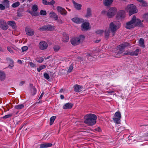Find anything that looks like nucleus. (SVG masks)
<instances>
[{
  "label": "nucleus",
  "mask_w": 148,
  "mask_h": 148,
  "mask_svg": "<svg viewBox=\"0 0 148 148\" xmlns=\"http://www.w3.org/2000/svg\"><path fill=\"white\" fill-rule=\"evenodd\" d=\"M85 120L84 123L88 125H94L96 123L97 119L96 116L93 114H87L84 116Z\"/></svg>",
  "instance_id": "nucleus-1"
},
{
  "label": "nucleus",
  "mask_w": 148,
  "mask_h": 148,
  "mask_svg": "<svg viewBox=\"0 0 148 148\" xmlns=\"http://www.w3.org/2000/svg\"><path fill=\"white\" fill-rule=\"evenodd\" d=\"M131 45L128 43L125 42L118 46L117 48L118 51L116 52L117 53L116 54V53H114L115 57L117 58H119L122 56V55H121V54L123 51L125 47Z\"/></svg>",
  "instance_id": "nucleus-2"
},
{
  "label": "nucleus",
  "mask_w": 148,
  "mask_h": 148,
  "mask_svg": "<svg viewBox=\"0 0 148 148\" xmlns=\"http://www.w3.org/2000/svg\"><path fill=\"white\" fill-rule=\"evenodd\" d=\"M85 37L83 35H80L79 37H74L71 40V44L73 45H79L84 40Z\"/></svg>",
  "instance_id": "nucleus-3"
},
{
  "label": "nucleus",
  "mask_w": 148,
  "mask_h": 148,
  "mask_svg": "<svg viewBox=\"0 0 148 148\" xmlns=\"http://www.w3.org/2000/svg\"><path fill=\"white\" fill-rule=\"evenodd\" d=\"M126 10L129 12V14L130 16L138 12L136 6L133 4L128 5L126 8Z\"/></svg>",
  "instance_id": "nucleus-4"
},
{
  "label": "nucleus",
  "mask_w": 148,
  "mask_h": 148,
  "mask_svg": "<svg viewBox=\"0 0 148 148\" xmlns=\"http://www.w3.org/2000/svg\"><path fill=\"white\" fill-rule=\"evenodd\" d=\"M135 16L134 15L131 20L126 23L125 27L127 29H130L135 27L134 23L135 21Z\"/></svg>",
  "instance_id": "nucleus-5"
},
{
  "label": "nucleus",
  "mask_w": 148,
  "mask_h": 148,
  "mask_svg": "<svg viewBox=\"0 0 148 148\" xmlns=\"http://www.w3.org/2000/svg\"><path fill=\"white\" fill-rule=\"evenodd\" d=\"M119 28V27L115 23L111 22L109 25V29H110L113 36L115 33V32Z\"/></svg>",
  "instance_id": "nucleus-6"
},
{
  "label": "nucleus",
  "mask_w": 148,
  "mask_h": 148,
  "mask_svg": "<svg viewBox=\"0 0 148 148\" xmlns=\"http://www.w3.org/2000/svg\"><path fill=\"white\" fill-rule=\"evenodd\" d=\"M117 11V9L115 7L111 8L108 10L107 13V15L109 18L112 17L115 14Z\"/></svg>",
  "instance_id": "nucleus-7"
},
{
  "label": "nucleus",
  "mask_w": 148,
  "mask_h": 148,
  "mask_svg": "<svg viewBox=\"0 0 148 148\" xmlns=\"http://www.w3.org/2000/svg\"><path fill=\"white\" fill-rule=\"evenodd\" d=\"M125 12L124 10H121L119 11L116 15V18L119 20L123 19L125 16Z\"/></svg>",
  "instance_id": "nucleus-8"
},
{
  "label": "nucleus",
  "mask_w": 148,
  "mask_h": 148,
  "mask_svg": "<svg viewBox=\"0 0 148 148\" xmlns=\"http://www.w3.org/2000/svg\"><path fill=\"white\" fill-rule=\"evenodd\" d=\"M0 27L4 30L8 29V26L5 21L3 19L0 20Z\"/></svg>",
  "instance_id": "nucleus-9"
},
{
  "label": "nucleus",
  "mask_w": 148,
  "mask_h": 148,
  "mask_svg": "<svg viewBox=\"0 0 148 148\" xmlns=\"http://www.w3.org/2000/svg\"><path fill=\"white\" fill-rule=\"evenodd\" d=\"M48 47V44L45 41H41L40 42L39 47L41 50H44L47 49Z\"/></svg>",
  "instance_id": "nucleus-10"
},
{
  "label": "nucleus",
  "mask_w": 148,
  "mask_h": 148,
  "mask_svg": "<svg viewBox=\"0 0 148 148\" xmlns=\"http://www.w3.org/2000/svg\"><path fill=\"white\" fill-rule=\"evenodd\" d=\"M57 10L61 15H66L67 14V12L65 9L62 7L58 6L57 7Z\"/></svg>",
  "instance_id": "nucleus-11"
},
{
  "label": "nucleus",
  "mask_w": 148,
  "mask_h": 148,
  "mask_svg": "<svg viewBox=\"0 0 148 148\" xmlns=\"http://www.w3.org/2000/svg\"><path fill=\"white\" fill-rule=\"evenodd\" d=\"M38 9V7L37 5H34L32 7V10L33 11H29V12L32 16H37V14L36 12L37 11Z\"/></svg>",
  "instance_id": "nucleus-12"
},
{
  "label": "nucleus",
  "mask_w": 148,
  "mask_h": 148,
  "mask_svg": "<svg viewBox=\"0 0 148 148\" xmlns=\"http://www.w3.org/2000/svg\"><path fill=\"white\" fill-rule=\"evenodd\" d=\"M54 29L53 26H52L50 25H48L43 26L40 28V30L41 31H45L46 30H51Z\"/></svg>",
  "instance_id": "nucleus-13"
},
{
  "label": "nucleus",
  "mask_w": 148,
  "mask_h": 148,
  "mask_svg": "<svg viewBox=\"0 0 148 148\" xmlns=\"http://www.w3.org/2000/svg\"><path fill=\"white\" fill-rule=\"evenodd\" d=\"M89 23L88 22H84L82 23L81 25V29L82 31H85L89 29Z\"/></svg>",
  "instance_id": "nucleus-14"
},
{
  "label": "nucleus",
  "mask_w": 148,
  "mask_h": 148,
  "mask_svg": "<svg viewBox=\"0 0 148 148\" xmlns=\"http://www.w3.org/2000/svg\"><path fill=\"white\" fill-rule=\"evenodd\" d=\"M25 31L27 34L29 36H33L34 34V30L30 28H26Z\"/></svg>",
  "instance_id": "nucleus-15"
},
{
  "label": "nucleus",
  "mask_w": 148,
  "mask_h": 148,
  "mask_svg": "<svg viewBox=\"0 0 148 148\" xmlns=\"http://www.w3.org/2000/svg\"><path fill=\"white\" fill-rule=\"evenodd\" d=\"M135 21L134 23L135 25V27L136 26H138L140 27H142L143 26L142 21L140 19H136V17H135ZM142 22H143V21H142Z\"/></svg>",
  "instance_id": "nucleus-16"
},
{
  "label": "nucleus",
  "mask_w": 148,
  "mask_h": 148,
  "mask_svg": "<svg viewBox=\"0 0 148 148\" xmlns=\"http://www.w3.org/2000/svg\"><path fill=\"white\" fill-rule=\"evenodd\" d=\"M74 91L77 92H79L82 90L83 87L82 86L76 84L74 86Z\"/></svg>",
  "instance_id": "nucleus-17"
},
{
  "label": "nucleus",
  "mask_w": 148,
  "mask_h": 148,
  "mask_svg": "<svg viewBox=\"0 0 148 148\" xmlns=\"http://www.w3.org/2000/svg\"><path fill=\"white\" fill-rule=\"evenodd\" d=\"M73 105V104L71 103H67L63 106V108L64 109H70L72 107Z\"/></svg>",
  "instance_id": "nucleus-18"
},
{
  "label": "nucleus",
  "mask_w": 148,
  "mask_h": 148,
  "mask_svg": "<svg viewBox=\"0 0 148 148\" xmlns=\"http://www.w3.org/2000/svg\"><path fill=\"white\" fill-rule=\"evenodd\" d=\"M52 145V144L48 143H43L40 145L41 148H47L51 147Z\"/></svg>",
  "instance_id": "nucleus-19"
},
{
  "label": "nucleus",
  "mask_w": 148,
  "mask_h": 148,
  "mask_svg": "<svg viewBox=\"0 0 148 148\" xmlns=\"http://www.w3.org/2000/svg\"><path fill=\"white\" fill-rule=\"evenodd\" d=\"M49 15L50 17L53 19L55 21H57L58 18V17L56 14L54 12H50Z\"/></svg>",
  "instance_id": "nucleus-20"
},
{
  "label": "nucleus",
  "mask_w": 148,
  "mask_h": 148,
  "mask_svg": "<svg viewBox=\"0 0 148 148\" xmlns=\"http://www.w3.org/2000/svg\"><path fill=\"white\" fill-rule=\"evenodd\" d=\"M30 90L32 94L33 95L36 94V88L34 87L33 85L32 84H30Z\"/></svg>",
  "instance_id": "nucleus-21"
},
{
  "label": "nucleus",
  "mask_w": 148,
  "mask_h": 148,
  "mask_svg": "<svg viewBox=\"0 0 148 148\" xmlns=\"http://www.w3.org/2000/svg\"><path fill=\"white\" fill-rule=\"evenodd\" d=\"M72 20L74 22L77 23H80L82 21V19L77 17H75L73 18Z\"/></svg>",
  "instance_id": "nucleus-22"
},
{
  "label": "nucleus",
  "mask_w": 148,
  "mask_h": 148,
  "mask_svg": "<svg viewBox=\"0 0 148 148\" xmlns=\"http://www.w3.org/2000/svg\"><path fill=\"white\" fill-rule=\"evenodd\" d=\"M110 32L109 28H107L106 29L104 32V36L106 38H108L109 37Z\"/></svg>",
  "instance_id": "nucleus-23"
},
{
  "label": "nucleus",
  "mask_w": 148,
  "mask_h": 148,
  "mask_svg": "<svg viewBox=\"0 0 148 148\" xmlns=\"http://www.w3.org/2000/svg\"><path fill=\"white\" fill-rule=\"evenodd\" d=\"M113 1V0H104L103 1V4L106 6H108L112 3Z\"/></svg>",
  "instance_id": "nucleus-24"
},
{
  "label": "nucleus",
  "mask_w": 148,
  "mask_h": 148,
  "mask_svg": "<svg viewBox=\"0 0 148 148\" xmlns=\"http://www.w3.org/2000/svg\"><path fill=\"white\" fill-rule=\"evenodd\" d=\"M130 55L132 56H137L140 52V49H136L134 51H130Z\"/></svg>",
  "instance_id": "nucleus-25"
},
{
  "label": "nucleus",
  "mask_w": 148,
  "mask_h": 148,
  "mask_svg": "<svg viewBox=\"0 0 148 148\" xmlns=\"http://www.w3.org/2000/svg\"><path fill=\"white\" fill-rule=\"evenodd\" d=\"M91 11V9L90 8H87V12L85 15V17L86 18H89L91 17L92 15Z\"/></svg>",
  "instance_id": "nucleus-26"
},
{
  "label": "nucleus",
  "mask_w": 148,
  "mask_h": 148,
  "mask_svg": "<svg viewBox=\"0 0 148 148\" xmlns=\"http://www.w3.org/2000/svg\"><path fill=\"white\" fill-rule=\"evenodd\" d=\"M6 59L7 60H9L10 61V63L8 67L10 69H12V67L14 66V62L13 60L10 58H8Z\"/></svg>",
  "instance_id": "nucleus-27"
},
{
  "label": "nucleus",
  "mask_w": 148,
  "mask_h": 148,
  "mask_svg": "<svg viewBox=\"0 0 148 148\" xmlns=\"http://www.w3.org/2000/svg\"><path fill=\"white\" fill-rule=\"evenodd\" d=\"M73 4L74 7L76 9L78 10H80L81 9L82 5L81 4L76 3L74 1L73 2Z\"/></svg>",
  "instance_id": "nucleus-28"
},
{
  "label": "nucleus",
  "mask_w": 148,
  "mask_h": 148,
  "mask_svg": "<svg viewBox=\"0 0 148 148\" xmlns=\"http://www.w3.org/2000/svg\"><path fill=\"white\" fill-rule=\"evenodd\" d=\"M8 23L9 25L11 26L12 28L15 29L16 27V23L14 21H9L8 22Z\"/></svg>",
  "instance_id": "nucleus-29"
},
{
  "label": "nucleus",
  "mask_w": 148,
  "mask_h": 148,
  "mask_svg": "<svg viewBox=\"0 0 148 148\" xmlns=\"http://www.w3.org/2000/svg\"><path fill=\"white\" fill-rule=\"evenodd\" d=\"M5 78V75L4 72L3 71H0V80L2 81L4 80Z\"/></svg>",
  "instance_id": "nucleus-30"
},
{
  "label": "nucleus",
  "mask_w": 148,
  "mask_h": 148,
  "mask_svg": "<svg viewBox=\"0 0 148 148\" xmlns=\"http://www.w3.org/2000/svg\"><path fill=\"white\" fill-rule=\"evenodd\" d=\"M139 44L140 46L142 47H144L145 46L144 45V41L143 39L142 38H140L139 41Z\"/></svg>",
  "instance_id": "nucleus-31"
},
{
  "label": "nucleus",
  "mask_w": 148,
  "mask_h": 148,
  "mask_svg": "<svg viewBox=\"0 0 148 148\" xmlns=\"http://www.w3.org/2000/svg\"><path fill=\"white\" fill-rule=\"evenodd\" d=\"M24 107L23 104H20L16 105L14 106V108L17 110H20L23 108Z\"/></svg>",
  "instance_id": "nucleus-32"
},
{
  "label": "nucleus",
  "mask_w": 148,
  "mask_h": 148,
  "mask_svg": "<svg viewBox=\"0 0 148 148\" xmlns=\"http://www.w3.org/2000/svg\"><path fill=\"white\" fill-rule=\"evenodd\" d=\"M56 118V116H53L50 118V125H51L53 124V123L55 120Z\"/></svg>",
  "instance_id": "nucleus-33"
},
{
  "label": "nucleus",
  "mask_w": 148,
  "mask_h": 148,
  "mask_svg": "<svg viewBox=\"0 0 148 148\" xmlns=\"http://www.w3.org/2000/svg\"><path fill=\"white\" fill-rule=\"evenodd\" d=\"M3 1L2 3L4 5H5L6 7H9L10 5L9 4V1L8 0H3Z\"/></svg>",
  "instance_id": "nucleus-34"
},
{
  "label": "nucleus",
  "mask_w": 148,
  "mask_h": 148,
  "mask_svg": "<svg viewBox=\"0 0 148 148\" xmlns=\"http://www.w3.org/2000/svg\"><path fill=\"white\" fill-rule=\"evenodd\" d=\"M46 67L45 65H42L39 66L38 68H37V70L38 72H40L42 70L45 69Z\"/></svg>",
  "instance_id": "nucleus-35"
},
{
  "label": "nucleus",
  "mask_w": 148,
  "mask_h": 148,
  "mask_svg": "<svg viewBox=\"0 0 148 148\" xmlns=\"http://www.w3.org/2000/svg\"><path fill=\"white\" fill-rule=\"evenodd\" d=\"M120 118L117 117H114L113 118V119L114 122L117 124H119L120 123Z\"/></svg>",
  "instance_id": "nucleus-36"
},
{
  "label": "nucleus",
  "mask_w": 148,
  "mask_h": 148,
  "mask_svg": "<svg viewBox=\"0 0 148 148\" xmlns=\"http://www.w3.org/2000/svg\"><path fill=\"white\" fill-rule=\"evenodd\" d=\"M69 36L68 35L66 34L64 35L63 39V41L64 42H66L69 40Z\"/></svg>",
  "instance_id": "nucleus-37"
},
{
  "label": "nucleus",
  "mask_w": 148,
  "mask_h": 148,
  "mask_svg": "<svg viewBox=\"0 0 148 148\" xmlns=\"http://www.w3.org/2000/svg\"><path fill=\"white\" fill-rule=\"evenodd\" d=\"M104 32V31L102 30H98L95 32V33L97 34L100 36L102 35Z\"/></svg>",
  "instance_id": "nucleus-38"
},
{
  "label": "nucleus",
  "mask_w": 148,
  "mask_h": 148,
  "mask_svg": "<svg viewBox=\"0 0 148 148\" xmlns=\"http://www.w3.org/2000/svg\"><path fill=\"white\" fill-rule=\"evenodd\" d=\"M20 4V2H19L17 1L12 4L11 6L12 8H15L18 6Z\"/></svg>",
  "instance_id": "nucleus-39"
},
{
  "label": "nucleus",
  "mask_w": 148,
  "mask_h": 148,
  "mask_svg": "<svg viewBox=\"0 0 148 148\" xmlns=\"http://www.w3.org/2000/svg\"><path fill=\"white\" fill-rule=\"evenodd\" d=\"M7 50L11 54H14V52L13 50V48L8 46L7 47Z\"/></svg>",
  "instance_id": "nucleus-40"
},
{
  "label": "nucleus",
  "mask_w": 148,
  "mask_h": 148,
  "mask_svg": "<svg viewBox=\"0 0 148 148\" xmlns=\"http://www.w3.org/2000/svg\"><path fill=\"white\" fill-rule=\"evenodd\" d=\"M114 116L115 117H117L120 119L121 118V114L119 112H116L115 113Z\"/></svg>",
  "instance_id": "nucleus-41"
},
{
  "label": "nucleus",
  "mask_w": 148,
  "mask_h": 148,
  "mask_svg": "<svg viewBox=\"0 0 148 148\" xmlns=\"http://www.w3.org/2000/svg\"><path fill=\"white\" fill-rule=\"evenodd\" d=\"M60 48V47L58 45H55L53 47V49L56 52L58 51L59 50Z\"/></svg>",
  "instance_id": "nucleus-42"
},
{
  "label": "nucleus",
  "mask_w": 148,
  "mask_h": 148,
  "mask_svg": "<svg viewBox=\"0 0 148 148\" xmlns=\"http://www.w3.org/2000/svg\"><path fill=\"white\" fill-rule=\"evenodd\" d=\"M92 54L91 53H87L86 56L87 57L88 59L90 60H92Z\"/></svg>",
  "instance_id": "nucleus-43"
},
{
  "label": "nucleus",
  "mask_w": 148,
  "mask_h": 148,
  "mask_svg": "<svg viewBox=\"0 0 148 148\" xmlns=\"http://www.w3.org/2000/svg\"><path fill=\"white\" fill-rule=\"evenodd\" d=\"M8 8L6 7L5 5H4L3 3L0 4V10H4L6 8Z\"/></svg>",
  "instance_id": "nucleus-44"
},
{
  "label": "nucleus",
  "mask_w": 148,
  "mask_h": 148,
  "mask_svg": "<svg viewBox=\"0 0 148 148\" xmlns=\"http://www.w3.org/2000/svg\"><path fill=\"white\" fill-rule=\"evenodd\" d=\"M36 60L37 62L39 63H42L44 60V59L43 58L41 57L39 58H38L36 59Z\"/></svg>",
  "instance_id": "nucleus-45"
},
{
  "label": "nucleus",
  "mask_w": 148,
  "mask_h": 148,
  "mask_svg": "<svg viewBox=\"0 0 148 148\" xmlns=\"http://www.w3.org/2000/svg\"><path fill=\"white\" fill-rule=\"evenodd\" d=\"M44 77L47 80L49 79L50 76L47 73H45L44 74Z\"/></svg>",
  "instance_id": "nucleus-46"
},
{
  "label": "nucleus",
  "mask_w": 148,
  "mask_h": 148,
  "mask_svg": "<svg viewBox=\"0 0 148 148\" xmlns=\"http://www.w3.org/2000/svg\"><path fill=\"white\" fill-rule=\"evenodd\" d=\"M28 49V47L26 46L23 47L21 48L22 51L23 52L27 51Z\"/></svg>",
  "instance_id": "nucleus-47"
},
{
  "label": "nucleus",
  "mask_w": 148,
  "mask_h": 148,
  "mask_svg": "<svg viewBox=\"0 0 148 148\" xmlns=\"http://www.w3.org/2000/svg\"><path fill=\"white\" fill-rule=\"evenodd\" d=\"M141 3L142 4V5L143 6L146 7L147 6V2L144 0H143V1L141 2Z\"/></svg>",
  "instance_id": "nucleus-48"
},
{
  "label": "nucleus",
  "mask_w": 148,
  "mask_h": 148,
  "mask_svg": "<svg viewBox=\"0 0 148 148\" xmlns=\"http://www.w3.org/2000/svg\"><path fill=\"white\" fill-rule=\"evenodd\" d=\"M12 116V114H9L5 115L3 117V119H6L11 117Z\"/></svg>",
  "instance_id": "nucleus-49"
},
{
  "label": "nucleus",
  "mask_w": 148,
  "mask_h": 148,
  "mask_svg": "<svg viewBox=\"0 0 148 148\" xmlns=\"http://www.w3.org/2000/svg\"><path fill=\"white\" fill-rule=\"evenodd\" d=\"M73 68V66L72 65H71L69 68L67 72L70 73L72 71Z\"/></svg>",
  "instance_id": "nucleus-50"
},
{
  "label": "nucleus",
  "mask_w": 148,
  "mask_h": 148,
  "mask_svg": "<svg viewBox=\"0 0 148 148\" xmlns=\"http://www.w3.org/2000/svg\"><path fill=\"white\" fill-rule=\"evenodd\" d=\"M46 11L43 10H41L40 12V14L42 15H45L46 14Z\"/></svg>",
  "instance_id": "nucleus-51"
},
{
  "label": "nucleus",
  "mask_w": 148,
  "mask_h": 148,
  "mask_svg": "<svg viewBox=\"0 0 148 148\" xmlns=\"http://www.w3.org/2000/svg\"><path fill=\"white\" fill-rule=\"evenodd\" d=\"M143 17L145 20L147 21H148V13L144 14Z\"/></svg>",
  "instance_id": "nucleus-52"
},
{
  "label": "nucleus",
  "mask_w": 148,
  "mask_h": 148,
  "mask_svg": "<svg viewBox=\"0 0 148 148\" xmlns=\"http://www.w3.org/2000/svg\"><path fill=\"white\" fill-rule=\"evenodd\" d=\"M42 3L45 5H49V2H48L46 0H42Z\"/></svg>",
  "instance_id": "nucleus-53"
},
{
  "label": "nucleus",
  "mask_w": 148,
  "mask_h": 148,
  "mask_svg": "<svg viewBox=\"0 0 148 148\" xmlns=\"http://www.w3.org/2000/svg\"><path fill=\"white\" fill-rule=\"evenodd\" d=\"M130 51H128L126 53H124L123 54L121 53V55H122V56L125 55H130Z\"/></svg>",
  "instance_id": "nucleus-54"
},
{
  "label": "nucleus",
  "mask_w": 148,
  "mask_h": 148,
  "mask_svg": "<svg viewBox=\"0 0 148 148\" xmlns=\"http://www.w3.org/2000/svg\"><path fill=\"white\" fill-rule=\"evenodd\" d=\"M130 51H128L126 53H124L123 54L121 53V55H122V56L125 55H130Z\"/></svg>",
  "instance_id": "nucleus-55"
},
{
  "label": "nucleus",
  "mask_w": 148,
  "mask_h": 148,
  "mask_svg": "<svg viewBox=\"0 0 148 148\" xmlns=\"http://www.w3.org/2000/svg\"><path fill=\"white\" fill-rule=\"evenodd\" d=\"M29 64L32 67H36V64L32 62H30Z\"/></svg>",
  "instance_id": "nucleus-56"
},
{
  "label": "nucleus",
  "mask_w": 148,
  "mask_h": 148,
  "mask_svg": "<svg viewBox=\"0 0 148 148\" xmlns=\"http://www.w3.org/2000/svg\"><path fill=\"white\" fill-rule=\"evenodd\" d=\"M55 3V1L53 0H52L50 2H49V5H53Z\"/></svg>",
  "instance_id": "nucleus-57"
},
{
  "label": "nucleus",
  "mask_w": 148,
  "mask_h": 148,
  "mask_svg": "<svg viewBox=\"0 0 148 148\" xmlns=\"http://www.w3.org/2000/svg\"><path fill=\"white\" fill-rule=\"evenodd\" d=\"M25 83V82L24 81H21L19 83V85L20 86H22Z\"/></svg>",
  "instance_id": "nucleus-58"
},
{
  "label": "nucleus",
  "mask_w": 148,
  "mask_h": 148,
  "mask_svg": "<svg viewBox=\"0 0 148 148\" xmlns=\"http://www.w3.org/2000/svg\"><path fill=\"white\" fill-rule=\"evenodd\" d=\"M57 21L58 22V23H63L62 21L60 19H58V20H57Z\"/></svg>",
  "instance_id": "nucleus-59"
},
{
  "label": "nucleus",
  "mask_w": 148,
  "mask_h": 148,
  "mask_svg": "<svg viewBox=\"0 0 148 148\" xmlns=\"http://www.w3.org/2000/svg\"><path fill=\"white\" fill-rule=\"evenodd\" d=\"M113 92L114 91H107V93L110 94V95H112Z\"/></svg>",
  "instance_id": "nucleus-60"
},
{
  "label": "nucleus",
  "mask_w": 148,
  "mask_h": 148,
  "mask_svg": "<svg viewBox=\"0 0 148 148\" xmlns=\"http://www.w3.org/2000/svg\"><path fill=\"white\" fill-rule=\"evenodd\" d=\"M44 95V92H43L42 93V94H41L40 95V96L39 97V99H41L42 98V96H43Z\"/></svg>",
  "instance_id": "nucleus-61"
},
{
  "label": "nucleus",
  "mask_w": 148,
  "mask_h": 148,
  "mask_svg": "<svg viewBox=\"0 0 148 148\" xmlns=\"http://www.w3.org/2000/svg\"><path fill=\"white\" fill-rule=\"evenodd\" d=\"M60 97L61 99H63L64 98V96L62 95H61Z\"/></svg>",
  "instance_id": "nucleus-62"
},
{
  "label": "nucleus",
  "mask_w": 148,
  "mask_h": 148,
  "mask_svg": "<svg viewBox=\"0 0 148 148\" xmlns=\"http://www.w3.org/2000/svg\"><path fill=\"white\" fill-rule=\"evenodd\" d=\"M0 51L1 52H3V50L2 48L0 47Z\"/></svg>",
  "instance_id": "nucleus-63"
},
{
  "label": "nucleus",
  "mask_w": 148,
  "mask_h": 148,
  "mask_svg": "<svg viewBox=\"0 0 148 148\" xmlns=\"http://www.w3.org/2000/svg\"><path fill=\"white\" fill-rule=\"evenodd\" d=\"M18 62V63H19L21 64L22 63V62H21V60H18L17 61Z\"/></svg>",
  "instance_id": "nucleus-64"
}]
</instances>
